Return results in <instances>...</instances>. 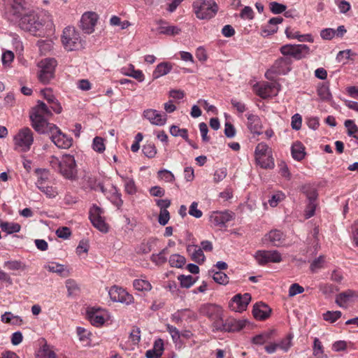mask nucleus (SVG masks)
<instances>
[{
    "mask_svg": "<svg viewBox=\"0 0 358 358\" xmlns=\"http://www.w3.org/2000/svg\"><path fill=\"white\" fill-rule=\"evenodd\" d=\"M200 313L207 317L211 322L214 332H235L243 329L245 322L234 317H227L220 306L214 303L203 304L199 308Z\"/></svg>",
    "mask_w": 358,
    "mask_h": 358,
    "instance_id": "1",
    "label": "nucleus"
},
{
    "mask_svg": "<svg viewBox=\"0 0 358 358\" xmlns=\"http://www.w3.org/2000/svg\"><path fill=\"white\" fill-rule=\"evenodd\" d=\"M18 20L20 28L34 36L44 37L54 32L52 20L41 17L34 10H29Z\"/></svg>",
    "mask_w": 358,
    "mask_h": 358,
    "instance_id": "2",
    "label": "nucleus"
},
{
    "mask_svg": "<svg viewBox=\"0 0 358 358\" xmlns=\"http://www.w3.org/2000/svg\"><path fill=\"white\" fill-rule=\"evenodd\" d=\"M52 115V113L47 105L41 101H38L37 104L31 108L29 115L32 127L38 133L45 134L50 126L54 125L48 122Z\"/></svg>",
    "mask_w": 358,
    "mask_h": 358,
    "instance_id": "3",
    "label": "nucleus"
},
{
    "mask_svg": "<svg viewBox=\"0 0 358 358\" xmlns=\"http://www.w3.org/2000/svg\"><path fill=\"white\" fill-rule=\"evenodd\" d=\"M63 47L67 51H74L83 47L80 34L74 27L68 26L64 29L61 36Z\"/></svg>",
    "mask_w": 358,
    "mask_h": 358,
    "instance_id": "4",
    "label": "nucleus"
},
{
    "mask_svg": "<svg viewBox=\"0 0 358 358\" xmlns=\"http://www.w3.org/2000/svg\"><path fill=\"white\" fill-rule=\"evenodd\" d=\"M192 7L196 17L200 20H209L218 10V6L213 0H195Z\"/></svg>",
    "mask_w": 358,
    "mask_h": 358,
    "instance_id": "5",
    "label": "nucleus"
},
{
    "mask_svg": "<svg viewBox=\"0 0 358 358\" xmlns=\"http://www.w3.org/2000/svg\"><path fill=\"white\" fill-rule=\"evenodd\" d=\"M7 17L10 20H17L29 10L27 0H3Z\"/></svg>",
    "mask_w": 358,
    "mask_h": 358,
    "instance_id": "6",
    "label": "nucleus"
},
{
    "mask_svg": "<svg viewBox=\"0 0 358 358\" xmlns=\"http://www.w3.org/2000/svg\"><path fill=\"white\" fill-rule=\"evenodd\" d=\"M255 157L256 163L263 169H273L274 161L272 157L271 148L265 143H259L255 148Z\"/></svg>",
    "mask_w": 358,
    "mask_h": 358,
    "instance_id": "7",
    "label": "nucleus"
},
{
    "mask_svg": "<svg viewBox=\"0 0 358 358\" xmlns=\"http://www.w3.org/2000/svg\"><path fill=\"white\" fill-rule=\"evenodd\" d=\"M13 141L15 150L27 152L34 143V134L29 128H22L14 136Z\"/></svg>",
    "mask_w": 358,
    "mask_h": 358,
    "instance_id": "8",
    "label": "nucleus"
},
{
    "mask_svg": "<svg viewBox=\"0 0 358 358\" xmlns=\"http://www.w3.org/2000/svg\"><path fill=\"white\" fill-rule=\"evenodd\" d=\"M57 62L54 58H46L38 63L40 71L38 74V80L43 84H48L54 78L55 67Z\"/></svg>",
    "mask_w": 358,
    "mask_h": 358,
    "instance_id": "9",
    "label": "nucleus"
},
{
    "mask_svg": "<svg viewBox=\"0 0 358 358\" xmlns=\"http://www.w3.org/2000/svg\"><path fill=\"white\" fill-rule=\"evenodd\" d=\"M280 52L284 57H292L299 60L309 54L310 49L308 45L304 44H286L281 46Z\"/></svg>",
    "mask_w": 358,
    "mask_h": 358,
    "instance_id": "10",
    "label": "nucleus"
},
{
    "mask_svg": "<svg viewBox=\"0 0 358 358\" xmlns=\"http://www.w3.org/2000/svg\"><path fill=\"white\" fill-rule=\"evenodd\" d=\"M303 193L306 195L308 203L305 210V217L306 219L310 218L315 214L317 206V192L316 189L311 185H305L301 188Z\"/></svg>",
    "mask_w": 358,
    "mask_h": 358,
    "instance_id": "11",
    "label": "nucleus"
},
{
    "mask_svg": "<svg viewBox=\"0 0 358 358\" xmlns=\"http://www.w3.org/2000/svg\"><path fill=\"white\" fill-rule=\"evenodd\" d=\"M86 315L90 322L96 327H101L109 317L108 312L99 306L87 307Z\"/></svg>",
    "mask_w": 358,
    "mask_h": 358,
    "instance_id": "12",
    "label": "nucleus"
},
{
    "mask_svg": "<svg viewBox=\"0 0 358 358\" xmlns=\"http://www.w3.org/2000/svg\"><path fill=\"white\" fill-rule=\"evenodd\" d=\"M292 60L289 57H280L275 60L272 67L268 70L265 76L266 78L271 80L273 77L271 74L285 75L292 69Z\"/></svg>",
    "mask_w": 358,
    "mask_h": 358,
    "instance_id": "13",
    "label": "nucleus"
},
{
    "mask_svg": "<svg viewBox=\"0 0 358 358\" xmlns=\"http://www.w3.org/2000/svg\"><path fill=\"white\" fill-rule=\"evenodd\" d=\"M45 134H50L52 141L59 148L67 149L72 145V138L63 134L55 124L50 126Z\"/></svg>",
    "mask_w": 358,
    "mask_h": 358,
    "instance_id": "14",
    "label": "nucleus"
},
{
    "mask_svg": "<svg viewBox=\"0 0 358 358\" xmlns=\"http://www.w3.org/2000/svg\"><path fill=\"white\" fill-rule=\"evenodd\" d=\"M59 172L67 179H73L77 174L76 164L74 157L64 155L62 157V164Z\"/></svg>",
    "mask_w": 358,
    "mask_h": 358,
    "instance_id": "15",
    "label": "nucleus"
},
{
    "mask_svg": "<svg viewBox=\"0 0 358 358\" xmlns=\"http://www.w3.org/2000/svg\"><path fill=\"white\" fill-rule=\"evenodd\" d=\"M254 90L256 94L262 99L276 96L279 91V85L276 83L264 82L261 84L254 85Z\"/></svg>",
    "mask_w": 358,
    "mask_h": 358,
    "instance_id": "16",
    "label": "nucleus"
},
{
    "mask_svg": "<svg viewBox=\"0 0 358 358\" xmlns=\"http://www.w3.org/2000/svg\"><path fill=\"white\" fill-rule=\"evenodd\" d=\"M234 217V213L229 210L213 211L210 215L209 220L212 226L222 228Z\"/></svg>",
    "mask_w": 358,
    "mask_h": 358,
    "instance_id": "17",
    "label": "nucleus"
},
{
    "mask_svg": "<svg viewBox=\"0 0 358 358\" xmlns=\"http://www.w3.org/2000/svg\"><path fill=\"white\" fill-rule=\"evenodd\" d=\"M255 258L260 265L269 262L279 263L282 261V257L277 250H258L255 255Z\"/></svg>",
    "mask_w": 358,
    "mask_h": 358,
    "instance_id": "18",
    "label": "nucleus"
},
{
    "mask_svg": "<svg viewBox=\"0 0 358 358\" xmlns=\"http://www.w3.org/2000/svg\"><path fill=\"white\" fill-rule=\"evenodd\" d=\"M102 210L94 206L90 210V219L93 226L100 231L106 233L108 231V227L101 216Z\"/></svg>",
    "mask_w": 358,
    "mask_h": 358,
    "instance_id": "19",
    "label": "nucleus"
},
{
    "mask_svg": "<svg viewBox=\"0 0 358 358\" xmlns=\"http://www.w3.org/2000/svg\"><path fill=\"white\" fill-rule=\"evenodd\" d=\"M251 300V296L245 292L243 295L238 294L234 296L229 303V308L235 312H242L245 310Z\"/></svg>",
    "mask_w": 358,
    "mask_h": 358,
    "instance_id": "20",
    "label": "nucleus"
},
{
    "mask_svg": "<svg viewBox=\"0 0 358 358\" xmlns=\"http://www.w3.org/2000/svg\"><path fill=\"white\" fill-rule=\"evenodd\" d=\"M98 15L94 12H85L80 19V28L86 34H92L98 20Z\"/></svg>",
    "mask_w": 358,
    "mask_h": 358,
    "instance_id": "21",
    "label": "nucleus"
},
{
    "mask_svg": "<svg viewBox=\"0 0 358 358\" xmlns=\"http://www.w3.org/2000/svg\"><path fill=\"white\" fill-rule=\"evenodd\" d=\"M143 117L152 125L164 126L166 123V115H163L157 110L148 108L143 112Z\"/></svg>",
    "mask_w": 358,
    "mask_h": 358,
    "instance_id": "22",
    "label": "nucleus"
},
{
    "mask_svg": "<svg viewBox=\"0 0 358 358\" xmlns=\"http://www.w3.org/2000/svg\"><path fill=\"white\" fill-rule=\"evenodd\" d=\"M271 308L263 302L256 303L253 307L252 314L254 317L258 320H265L269 317Z\"/></svg>",
    "mask_w": 358,
    "mask_h": 358,
    "instance_id": "23",
    "label": "nucleus"
},
{
    "mask_svg": "<svg viewBox=\"0 0 358 358\" xmlns=\"http://www.w3.org/2000/svg\"><path fill=\"white\" fill-rule=\"evenodd\" d=\"M285 235L280 230L274 229L270 231L268 234L264 236V241H269L274 246H281L285 245Z\"/></svg>",
    "mask_w": 358,
    "mask_h": 358,
    "instance_id": "24",
    "label": "nucleus"
},
{
    "mask_svg": "<svg viewBox=\"0 0 358 358\" xmlns=\"http://www.w3.org/2000/svg\"><path fill=\"white\" fill-rule=\"evenodd\" d=\"M358 295L355 292H340L336 296V303L341 308H348L352 303Z\"/></svg>",
    "mask_w": 358,
    "mask_h": 358,
    "instance_id": "25",
    "label": "nucleus"
},
{
    "mask_svg": "<svg viewBox=\"0 0 358 358\" xmlns=\"http://www.w3.org/2000/svg\"><path fill=\"white\" fill-rule=\"evenodd\" d=\"M108 295L114 302H120L128 305L134 301V297L129 292H108Z\"/></svg>",
    "mask_w": 358,
    "mask_h": 358,
    "instance_id": "26",
    "label": "nucleus"
},
{
    "mask_svg": "<svg viewBox=\"0 0 358 358\" xmlns=\"http://www.w3.org/2000/svg\"><path fill=\"white\" fill-rule=\"evenodd\" d=\"M282 21H283V19L281 17H275L271 18L268 20L269 26H273V27L271 29H268L267 27H262L261 35L263 37H266L268 36L275 34L278 31L277 25L282 23Z\"/></svg>",
    "mask_w": 358,
    "mask_h": 358,
    "instance_id": "27",
    "label": "nucleus"
},
{
    "mask_svg": "<svg viewBox=\"0 0 358 358\" xmlns=\"http://www.w3.org/2000/svg\"><path fill=\"white\" fill-rule=\"evenodd\" d=\"M187 252L191 255L192 259L198 264H202L205 261V255L201 248L195 245H189L187 248Z\"/></svg>",
    "mask_w": 358,
    "mask_h": 358,
    "instance_id": "28",
    "label": "nucleus"
},
{
    "mask_svg": "<svg viewBox=\"0 0 358 358\" xmlns=\"http://www.w3.org/2000/svg\"><path fill=\"white\" fill-rule=\"evenodd\" d=\"M173 69V65L170 62H161L157 65L155 69L152 72L153 79H157L162 76L167 75Z\"/></svg>",
    "mask_w": 358,
    "mask_h": 358,
    "instance_id": "29",
    "label": "nucleus"
},
{
    "mask_svg": "<svg viewBox=\"0 0 358 358\" xmlns=\"http://www.w3.org/2000/svg\"><path fill=\"white\" fill-rule=\"evenodd\" d=\"M248 127L252 133L259 135L261 134L262 129L259 117L253 114H248Z\"/></svg>",
    "mask_w": 358,
    "mask_h": 358,
    "instance_id": "30",
    "label": "nucleus"
},
{
    "mask_svg": "<svg viewBox=\"0 0 358 358\" xmlns=\"http://www.w3.org/2000/svg\"><path fill=\"white\" fill-rule=\"evenodd\" d=\"M44 268L49 272L57 273L60 276H67L69 274V271L66 269L64 265L54 262H50L45 264Z\"/></svg>",
    "mask_w": 358,
    "mask_h": 358,
    "instance_id": "31",
    "label": "nucleus"
},
{
    "mask_svg": "<svg viewBox=\"0 0 358 358\" xmlns=\"http://www.w3.org/2000/svg\"><path fill=\"white\" fill-rule=\"evenodd\" d=\"M180 29L176 26H168L166 22H161L157 29V31L159 34H165L168 36H175L179 34Z\"/></svg>",
    "mask_w": 358,
    "mask_h": 358,
    "instance_id": "32",
    "label": "nucleus"
},
{
    "mask_svg": "<svg viewBox=\"0 0 358 358\" xmlns=\"http://www.w3.org/2000/svg\"><path fill=\"white\" fill-rule=\"evenodd\" d=\"M208 275L213 280L220 285H227L229 282L228 276L222 271L211 268L208 271Z\"/></svg>",
    "mask_w": 358,
    "mask_h": 358,
    "instance_id": "33",
    "label": "nucleus"
},
{
    "mask_svg": "<svg viewBox=\"0 0 358 358\" xmlns=\"http://www.w3.org/2000/svg\"><path fill=\"white\" fill-rule=\"evenodd\" d=\"M37 181L36 182L38 188H43V186L48 185L50 173L46 169H36Z\"/></svg>",
    "mask_w": 358,
    "mask_h": 358,
    "instance_id": "34",
    "label": "nucleus"
},
{
    "mask_svg": "<svg viewBox=\"0 0 358 358\" xmlns=\"http://www.w3.org/2000/svg\"><path fill=\"white\" fill-rule=\"evenodd\" d=\"M0 228L7 234L17 233L20 231L21 227L17 223L8 222L0 220Z\"/></svg>",
    "mask_w": 358,
    "mask_h": 358,
    "instance_id": "35",
    "label": "nucleus"
},
{
    "mask_svg": "<svg viewBox=\"0 0 358 358\" xmlns=\"http://www.w3.org/2000/svg\"><path fill=\"white\" fill-rule=\"evenodd\" d=\"M292 155L297 161H301L304 158V147L301 143L296 142L293 144L292 146Z\"/></svg>",
    "mask_w": 358,
    "mask_h": 358,
    "instance_id": "36",
    "label": "nucleus"
},
{
    "mask_svg": "<svg viewBox=\"0 0 358 358\" xmlns=\"http://www.w3.org/2000/svg\"><path fill=\"white\" fill-rule=\"evenodd\" d=\"M344 125L347 129L348 135L358 140V127L352 120H346Z\"/></svg>",
    "mask_w": 358,
    "mask_h": 358,
    "instance_id": "37",
    "label": "nucleus"
},
{
    "mask_svg": "<svg viewBox=\"0 0 358 358\" xmlns=\"http://www.w3.org/2000/svg\"><path fill=\"white\" fill-rule=\"evenodd\" d=\"M124 183V189L129 194L133 195L136 192V187L134 180L127 176H120Z\"/></svg>",
    "mask_w": 358,
    "mask_h": 358,
    "instance_id": "38",
    "label": "nucleus"
},
{
    "mask_svg": "<svg viewBox=\"0 0 358 358\" xmlns=\"http://www.w3.org/2000/svg\"><path fill=\"white\" fill-rule=\"evenodd\" d=\"M133 286L136 291H150L152 289L150 282L144 279L135 280Z\"/></svg>",
    "mask_w": 358,
    "mask_h": 358,
    "instance_id": "39",
    "label": "nucleus"
},
{
    "mask_svg": "<svg viewBox=\"0 0 358 358\" xmlns=\"http://www.w3.org/2000/svg\"><path fill=\"white\" fill-rule=\"evenodd\" d=\"M185 258L178 254L172 255L169 257V264L172 267L181 268L185 265Z\"/></svg>",
    "mask_w": 358,
    "mask_h": 358,
    "instance_id": "40",
    "label": "nucleus"
},
{
    "mask_svg": "<svg viewBox=\"0 0 358 358\" xmlns=\"http://www.w3.org/2000/svg\"><path fill=\"white\" fill-rule=\"evenodd\" d=\"M128 71H129L127 72H124V74L134 78L138 82H143L144 80L145 76L143 71L141 70H136L134 65L130 64Z\"/></svg>",
    "mask_w": 358,
    "mask_h": 358,
    "instance_id": "41",
    "label": "nucleus"
},
{
    "mask_svg": "<svg viewBox=\"0 0 358 358\" xmlns=\"http://www.w3.org/2000/svg\"><path fill=\"white\" fill-rule=\"evenodd\" d=\"M3 266L9 270L12 271H24L26 268V266L20 261H7L4 263Z\"/></svg>",
    "mask_w": 358,
    "mask_h": 358,
    "instance_id": "42",
    "label": "nucleus"
},
{
    "mask_svg": "<svg viewBox=\"0 0 358 358\" xmlns=\"http://www.w3.org/2000/svg\"><path fill=\"white\" fill-rule=\"evenodd\" d=\"M37 45L41 53L45 55L52 50L53 47V43L50 40H39L37 42Z\"/></svg>",
    "mask_w": 358,
    "mask_h": 358,
    "instance_id": "43",
    "label": "nucleus"
},
{
    "mask_svg": "<svg viewBox=\"0 0 358 358\" xmlns=\"http://www.w3.org/2000/svg\"><path fill=\"white\" fill-rule=\"evenodd\" d=\"M170 133L173 136H181L186 141H188V134L186 129H180L178 126L172 125L170 127Z\"/></svg>",
    "mask_w": 358,
    "mask_h": 358,
    "instance_id": "44",
    "label": "nucleus"
},
{
    "mask_svg": "<svg viewBox=\"0 0 358 358\" xmlns=\"http://www.w3.org/2000/svg\"><path fill=\"white\" fill-rule=\"evenodd\" d=\"M158 178L166 182H173L175 180V176L173 173L169 170L163 169L157 172Z\"/></svg>",
    "mask_w": 358,
    "mask_h": 358,
    "instance_id": "45",
    "label": "nucleus"
},
{
    "mask_svg": "<svg viewBox=\"0 0 358 358\" xmlns=\"http://www.w3.org/2000/svg\"><path fill=\"white\" fill-rule=\"evenodd\" d=\"M178 279L180 281V285L182 288L188 289L194 283V280L190 275H181L178 276Z\"/></svg>",
    "mask_w": 358,
    "mask_h": 358,
    "instance_id": "46",
    "label": "nucleus"
},
{
    "mask_svg": "<svg viewBox=\"0 0 358 358\" xmlns=\"http://www.w3.org/2000/svg\"><path fill=\"white\" fill-rule=\"evenodd\" d=\"M92 148L94 151L102 153L106 149L103 138L99 136L95 137L93 140Z\"/></svg>",
    "mask_w": 358,
    "mask_h": 358,
    "instance_id": "47",
    "label": "nucleus"
},
{
    "mask_svg": "<svg viewBox=\"0 0 358 358\" xmlns=\"http://www.w3.org/2000/svg\"><path fill=\"white\" fill-rule=\"evenodd\" d=\"M342 315L341 311H327L323 314V319L331 323L336 322Z\"/></svg>",
    "mask_w": 358,
    "mask_h": 358,
    "instance_id": "48",
    "label": "nucleus"
},
{
    "mask_svg": "<svg viewBox=\"0 0 358 358\" xmlns=\"http://www.w3.org/2000/svg\"><path fill=\"white\" fill-rule=\"evenodd\" d=\"M142 150L144 155L149 158L154 157L157 154V149L153 143H148L143 145Z\"/></svg>",
    "mask_w": 358,
    "mask_h": 358,
    "instance_id": "49",
    "label": "nucleus"
},
{
    "mask_svg": "<svg viewBox=\"0 0 358 358\" xmlns=\"http://www.w3.org/2000/svg\"><path fill=\"white\" fill-rule=\"evenodd\" d=\"M324 256H320L318 258L315 259L310 264V270L312 271V272H317L319 269L322 268L324 266Z\"/></svg>",
    "mask_w": 358,
    "mask_h": 358,
    "instance_id": "50",
    "label": "nucleus"
},
{
    "mask_svg": "<svg viewBox=\"0 0 358 358\" xmlns=\"http://www.w3.org/2000/svg\"><path fill=\"white\" fill-rule=\"evenodd\" d=\"M271 11L273 14H280L286 10V6L275 1L271 2L269 4Z\"/></svg>",
    "mask_w": 358,
    "mask_h": 358,
    "instance_id": "51",
    "label": "nucleus"
},
{
    "mask_svg": "<svg viewBox=\"0 0 358 358\" xmlns=\"http://www.w3.org/2000/svg\"><path fill=\"white\" fill-rule=\"evenodd\" d=\"M166 249L162 250L157 255H152V261L156 263L157 264H162L166 261Z\"/></svg>",
    "mask_w": 358,
    "mask_h": 358,
    "instance_id": "52",
    "label": "nucleus"
},
{
    "mask_svg": "<svg viewBox=\"0 0 358 358\" xmlns=\"http://www.w3.org/2000/svg\"><path fill=\"white\" fill-rule=\"evenodd\" d=\"M313 354L314 355L317 356L319 357H322V355L324 354L322 344L317 338H314Z\"/></svg>",
    "mask_w": 358,
    "mask_h": 358,
    "instance_id": "53",
    "label": "nucleus"
},
{
    "mask_svg": "<svg viewBox=\"0 0 358 358\" xmlns=\"http://www.w3.org/2000/svg\"><path fill=\"white\" fill-rule=\"evenodd\" d=\"M285 199V194L282 192H278L274 194L271 198L268 200V203L271 206H276L279 202Z\"/></svg>",
    "mask_w": 358,
    "mask_h": 358,
    "instance_id": "54",
    "label": "nucleus"
},
{
    "mask_svg": "<svg viewBox=\"0 0 358 358\" xmlns=\"http://www.w3.org/2000/svg\"><path fill=\"white\" fill-rule=\"evenodd\" d=\"M41 357L42 358H56V354L51 346L45 345L42 349Z\"/></svg>",
    "mask_w": 358,
    "mask_h": 358,
    "instance_id": "55",
    "label": "nucleus"
},
{
    "mask_svg": "<svg viewBox=\"0 0 358 358\" xmlns=\"http://www.w3.org/2000/svg\"><path fill=\"white\" fill-rule=\"evenodd\" d=\"M292 336L289 335L286 338L282 339L279 343H277L278 348H280L285 352L288 351V350L290 348L292 345Z\"/></svg>",
    "mask_w": 358,
    "mask_h": 358,
    "instance_id": "56",
    "label": "nucleus"
},
{
    "mask_svg": "<svg viewBox=\"0 0 358 358\" xmlns=\"http://www.w3.org/2000/svg\"><path fill=\"white\" fill-rule=\"evenodd\" d=\"M49 198H55L57 195V192L55 188L48 185L43 186V188H38Z\"/></svg>",
    "mask_w": 358,
    "mask_h": 358,
    "instance_id": "57",
    "label": "nucleus"
},
{
    "mask_svg": "<svg viewBox=\"0 0 358 358\" xmlns=\"http://www.w3.org/2000/svg\"><path fill=\"white\" fill-rule=\"evenodd\" d=\"M335 2L342 13H347L351 8L350 3L345 0H335Z\"/></svg>",
    "mask_w": 358,
    "mask_h": 358,
    "instance_id": "58",
    "label": "nucleus"
},
{
    "mask_svg": "<svg viewBox=\"0 0 358 358\" xmlns=\"http://www.w3.org/2000/svg\"><path fill=\"white\" fill-rule=\"evenodd\" d=\"M189 214L196 218H200L202 216L203 213L201 210L198 209L197 202L194 201L191 204L189 209Z\"/></svg>",
    "mask_w": 358,
    "mask_h": 358,
    "instance_id": "59",
    "label": "nucleus"
},
{
    "mask_svg": "<svg viewBox=\"0 0 358 358\" xmlns=\"http://www.w3.org/2000/svg\"><path fill=\"white\" fill-rule=\"evenodd\" d=\"M130 339L134 344H138L141 340V330L138 327H134L130 333Z\"/></svg>",
    "mask_w": 358,
    "mask_h": 358,
    "instance_id": "60",
    "label": "nucleus"
},
{
    "mask_svg": "<svg viewBox=\"0 0 358 358\" xmlns=\"http://www.w3.org/2000/svg\"><path fill=\"white\" fill-rule=\"evenodd\" d=\"M302 118L301 116L296 113L292 117L291 125L293 129L299 130L301 127Z\"/></svg>",
    "mask_w": 358,
    "mask_h": 358,
    "instance_id": "61",
    "label": "nucleus"
},
{
    "mask_svg": "<svg viewBox=\"0 0 358 358\" xmlns=\"http://www.w3.org/2000/svg\"><path fill=\"white\" fill-rule=\"evenodd\" d=\"M14 59V54L12 51L4 52L1 57L2 63L4 66H8Z\"/></svg>",
    "mask_w": 358,
    "mask_h": 358,
    "instance_id": "62",
    "label": "nucleus"
},
{
    "mask_svg": "<svg viewBox=\"0 0 358 358\" xmlns=\"http://www.w3.org/2000/svg\"><path fill=\"white\" fill-rule=\"evenodd\" d=\"M56 234L59 238L67 239L71 236V230L69 227H59L56 231Z\"/></svg>",
    "mask_w": 358,
    "mask_h": 358,
    "instance_id": "63",
    "label": "nucleus"
},
{
    "mask_svg": "<svg viewBox=\"0 0 358 358\" xmlns=\"http://www.w3.org/2000/svg\"><path fill=\"white\" fill-rule=\"evenodd\" d=\"M169 220L170 214L167 210H163V211L159 212L158 222L161 225H166L169 222Z\"/></svg>",
    "mask_w": 358,
    "mask_h": 358,
    "instance_id": "64",
    "label": "nucleus"
}]
</instances>
